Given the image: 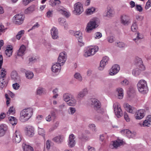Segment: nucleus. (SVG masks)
<instances>
[{
    "label": "nucleus",
    "instance_id": "1",
    "mask_svg": "<svg viewBox=\"0 0 151 151\" xmlns=\"http://www.w3.org/2000/svg\"><path fill=\"white\" fill-rule=\"evenodd\" d=\"M33 109L32 108H29L22 110L20 113L19 119L22 122L27 121L32 116Z\"/></svg>",
    "mask_w": 151,
    "mask_h": 151
},
{
    "label": "nucleus",
    "instance_id": "2",
    "mask_svg": "<svg viewBox=\"0 0 151 151\" xmlns=\"http://www.w3.org/2000/svg\"><path fill=\"white\" fill-rule=\"evenodd\" d=\"M137 88L139 91L141 93L145 94L148 91V88L147 82L142 79L139 80L137 84Z\"/></svg>",
    "mask_w": 151,
    "mask_h": 151
},
{
    "label": "nucleus",
    "instance_id": "3",
    "mask_svg": "<svg viewBox=\"0 0 151 151\" xmlns=\"http://www.w3.org/2000/svg\"><path fill=\"white\" fill-rule=\"evenodd\" d=\"M98 22V19L97 18H94L91 19L87 24L86 29V32L90 33L93 29L97 28L98 26L97 24Z\"/></svg>",
    "mask_w": 151,
    "mask_h": 151
},
{
    "label": "nucleus",
    "instance_id": "4",
    "mask_svg": "<svg viewBox=\"0 0 151 151\" xmlns=\"http://www.w3.org/2000/svg\"><path fill=\"white\" fill-rule=\"evenodd\" d=\"M136 65L137 67H139V68H137L134 69L132 71V74L135 76H138L139 75L141 70H144L145 69V67L143 64L142 61L141 59H139L138 60L137 62L136 63Z\"/></svg>",
    "mask_w": 151,
    "mask_h": 151
},
{
    "label": "nucleus",
    "instance_id": "5",
    "mask_svg": "<svg viewBox=\"0 0 151 151\" xmlns=\"http://www.w3.org/2000/svg\"><path fill=\"white\" fill-rule=\"evenodd\" d=\"M99 47L96 46H91L87 48L85 51L84 56L85 57H87L94 55L98 51Z\"/></svg>",
    "mask_w": 151,
    "mask_h": 151
},
{
    "label": "nucleus",
    "instance_id": "6",
    "mask_svg": "<svg viewBox=\"0 0 151 151\" xmlns=\"http://www.w3.org/2000/svg\"><path fill=\"white\" fill-rule=\"evenodd\" d=\"M90 104L91 107L95 110L99 112V110L101 109V104L100 101L97 99L93 98L90 100Z\"/></svg>",
    "mask_w": 151,
    "mask_h": 151
},
{
    "label": "nucleus",
    "instance_id": "7",
    "mask_svg": "<svg viewBox=\"0 0 151 151\" xmlns=\"http://www.w3.org/2000/svg\"><path fill=\"white\" fill-rule=\"evenodd\" d=\"M74 10L73 12L76 15H80L83 11V6L80 2L75 3L74 5Z\"/></svg>",
    "mask_w": 151,
    "mask_h": 151
},
{
    "label": "nucleus",
    "instance_id": "8",
    "mask_svg": "<svg viewBox=\"0 0 151 151\" xmlns=\"http://www.w3.org/2000/svg\"><path fill=\"white\" fill-rule=\"evenodd\" d=\"M113 108L115 114L117 117L119 118L122 116V109L118 103L114 104Z\"/></svg>",
    "mask_w": 151,
    "mask_h": 151
},
{
    "label": "nucleus",
    "instance_id": "9",
    "mask_svg": "<svg viewBox=\"0 0 151 151\" xmlns=\"http://www.w3.org/2000/svg\"><path fill=\"white\" fill-rule=\"evenodd\" d=\"M67 55L66 53L63 51L60 54L58 59V62L61 65H63L67 60Z\"/></svg>",
    "mask_w": 151,
    "mask_h": 151
},
{
    "label": "nucleus",
    "instance_id": "10",
    "mask_svg": "<svg viewBox=\"0 0 151 151\" xmlns=\"http://www.w3.org/2000/svg\"><path fill=\"white\" fill-rule=\"evenodd\" d=\"M22 135L19 131L16 130L13 134V140L16 143H19L20 142L22 139Z\"/></svg>",
    "mask_w": 151,
    "mask_h": 151
},
{
    "label": "nucleus",
    "instance_id": "11",
    "mask_svg": "<svg viewBox=\"0 0 151 151\" xmlns=\"http://www.w3.org/2000/svg\"><path fill=\"white\" fill-rule=\"evenodd\" d=\"M14 17V22L15 24H20L22 23L25 18L24 16L21 14H17Z\"/></svg>",
    "mask_w": 151,
    "mask_h": 151
},
{
    "label": "nucleus",
    "instance_id": "12",
    "mask_svg": "<svg viewBox=\"0 0 151 151\" xmlns=\"http://www.w3.org/2000/svg\"><path fill=\"white\" fill-rule=\"evenodd\" d=\"M121 22L124 25H128L131 23L129 17L125 15H122L121 17Z\"/></svg>",
    "mask_w": 151,
    "mask_h": 151
},
{
    "label": "nucleus",
    "instance_id": "13",
    "mask_svg": "<svg viewBox=\"0 0 151 151\" xmlns=\"http://www.w3.org/2000/svg\"><path fill=\"white\" fill-rule=\"evenodd\" d=\"M145 111L143 109L138 110L135 113V119H140L143 118L145 115Z\"/></svg>",
    "mask_w": 151,
    "mask_h": 151
},
{
    "label": "nucleus",
    "instance_id": "14",
    "mask_svg": "<svg viewBox=\"0 0 151 151\" xmlns=\"http://www.w3.org/2000/svg\"><path fill=\"white\" fill-rule=\"evenodd\" d=\"M11 79L16 82H19L20 81V78L18 75L17 72L15 70H13L11 74Z\"/></svg>",
    "mask_w": 151,
    "mask_h": 151
},
{
    "label": "nucleus",
    "instance_id": "15",
    "mask_svg": "<svg viewBox=\"0 0 151 151\" xmlns=\"http://www.w3.org/2000/svg\"><path fill=\"white\" fill-rule=\"evenodd\" d=\"M119 70V66L117 64L114 65L110 70L109 73L111 76L115 75L118 73Z\"/></svg>",
    "mask_w": 151,
    "mask_h": 151
},
{
    "label": "nucleus",
    "instance_id": "16",
    "mask_svg": "<svg viewBox=\"0 0 151 151\" xmlns=\"http://www.w3.org/2000/svg\"><path fill=\"white\" fill-rule=\"evenodd\" d=\"M114 11L110 7H107L106 10L104 12L103 16L104 17L110 18L112 17Z\"/></svg>",
    "mask_w": 151,
    "mask_h": 151
},
{
    "label": "nucleus",
    "instance_id": "17",
    "mask_svg": "<svg viewBox=\"0 0 151 151\" xmlns=\"http://www.w3.org/2000/svg\"><path fill=\"white\" fill-rule=\"evenodd\" d=\"M122 133H125L127 134V136L129 138H133L135 137L136 133L134 132H132L128 129H124L121 131Z\"/></svg>",
    "mask_w": 151,
    "mask_h": 151
},
{
    "label": "nucleus",
    "instance_id": "18",
    "mask_svg": "<svg viewBox=\"0 0 151 151\" xmlns=\"http://www.w3.org/2000/svg\"><path fill=\"white\" fill-rule=\"evenodd\" d=\"M50 31L52 39L54 40L58 39V32L57 28L53 27Z\"/></svg>",
    "mask_w": 151,
    "mask_h": 151
},
{
    "label": "nucleus",
    "instance_id": "19",
    "mask_svg": "<svg viewBox=\"0 0 151 151\" xmlns=\"http://www.w3.org/2000/svg\"><path fill=\"white\" fill-rule=\"evenodd\" d=\"M75 137L73 134H71L69 136V140L68 142V145L70 147L72 148L74 146L76 142L74 140Z\"/></svg>",
    "mask_w": 151,
    "mask_h": 151
},
{
    "label": "nucleus",
    "instance_id": "20",
    "mask_svg": "<svg viewBox=\"0 0 151 151\" xmlns=\"http://www.w3.org/2000/svg\"><path fill=\"white\" fill-rule=\"evenodd\" d=\"M61 64L56 63L54 64L51 68L52 71L54 73L59 72L61 69Z\"/></svg>",
    "mask_w": 151,
    "mask_h": 151
},
{
    "label": "nucleus",
    "instance_id": "21",
    "mask_svg": "<svg viewBox=\"0 0 151 151\" xmlns=\"http://www.w3.org/2000/svg\"><path fill=\"white\" fill-rule=\"evenodd\" d=\"M88 93V90L86 88H85L78 93L76 98L77 99H82Z\"/></svg>",
    "mask_w": 151,
    "mask_h": 151
},
{
    "label": "nucleus",
    "instance_id": "22",
    "mask_svg": "<svg viewBox=\"0 0 151 151\" xmlns=\"http://www.w3.org/2000/svg\"><path fill=\"white\" fill-rule=\"evenodd\" d=\"M151 125V115H149L147 116L146 119L145 120L142 124V126L143 127H149Z\"/></svg>",
    "mask_w": 151,
    "mask_h": 151
},
{
    "label": "nucleus",
    "instance_id": "23",
    "mask_svg": "<svg viewBox=\"0 0 151 151\" xmlns=\"http://www.w3.org/2000/svg\"><path fill=\"white\" fill-rule=\"evenodd\" d=\"M7 128V126L5 124L0 125V137L3 136L5 134Z\"/></svg>",
    "mask_w": 151,
    "mask_h": 151
},
{
    "label": "nucleus",
    "instance_id": "24",
    "mask_svg": "<svg viewBox=\"0 0 151 151\" xmlns=\"http://www.w3.org/2000/svg\"><path fill=\"white\" fill-rule=\"evenodd\" d=\"M8 83V81L6 77H0V86L3 88L6 86Z\"/></svg>",
    "mask_w": 151,
    "mask_h": 151
},
{
    "label": "nucleus",
    "instance_id": "25",
    "mask_svg": "<svg viewBox=\"0 0 151 151\" xmlns=\"http://www.w3.org/2000/svg\"><path fill=\"white\" fill-rule=\"evenodd\" d=\"M71 96L72 97L68 101L67 103L69 106H74L76 104L77 101L73 95Z\"/></svg>",
    "mask_w": 151,
    "mask_h": 151
},
{
    "label": "nucleus",
    "instance_id": "26",
    "mask_svg": "<svg viewBox=\"0 0 151 151\" xmlns=\"http://www.w3.org/2000/svg\"><path fill=\"white\" fill-rule=\"evenodd\" d=\"M74 35L77 38L78 41L81 43L82 42V33L80 31H76L74 33Z\"/></svg>",
    "mask_w": 151,
    "mask_h": 151
},
{
    "label": "nucleus",
    "instance_id": "27",
    "mask_svg": "<svg viewBox=\"0 0 151 151\" xmlns=\"http://www.w3.org/2000/svg\"><path fill=\"white\" fill-rule=\"evenodd\" d=\"M64 137L62 135H59L54 138L52 140L58 144H60L63 141Z\"/></svg>",
    "mask_w": 151,
    "mask_h": 151
},
{
    "label": "nucleus",
    "instance_id": "28",
    "mask_svg": "<svg viewBox=\"0 0 151 151\" xmlns=\"http://www.w3.org/2000/svg\"><path fill=\"white\" fill-rule=\"evenodd\" d=\"M116 91L117 92L118 98L119 99H122L124 96L123 89L122 88H119L116 89Z\"/></svg>",
    "mask_w": 151,
    "mask_h": 151
},
{
    "label": "nucleus",
    "instance_id": "29",
    "mask_svg": "<svg viewBox=\"0 0 151 151\" xmlns=\"http://www.w3.org/2000/svg\"><path fill=\"white\" fill-rule=\"evenodd\" d=\"M26 47L24 45H22L18 50L17 55L19 56H23L24 54Z\"/></svg>",
    "mask_w": 151,
    "mask_h": 151
},
{
    "label": "nucleus",
    "instance_id": "30",
    "mask_svg": "<svg viewBox=\"0 0 151 151\" xmlns=\"http://www.w3.org/2000/svg\"><path fill=\"white\" fill-rule=\"evenodd\" d=\"M124 106L129 112L131 113H134L133 110L134 108L129 105L127 103H124Z\"/></svg>",
    "mask_w": 151,
    "mask_h": 151
},
{
    "label": "nucleus",
    "instance_id": "31",
    "mask_svg": "<svg viewBox=\"0 0 151 151\" xmlns=\"http://www.w3.org/2000/svg\"><path fill=\"white\" fill-rule=\"evenodd\" d=\"M12 49L13 48L11 45H9L7 47L5 51V53L8 57H10L12 55L13 52Z\"/></svg>",
    "mask_w": 151,
    "mask_h": 151
},
{
    "label": "nucleus",
    "instance_id": "32",
    "mask_svg": "<svg viewBox=\"0 0 151 151\" xmlns=\"http://www.w3.org/2000/svg\"><path fill=\"white\" fill-rule=\"evenodd\" d=\"M55 118V113L54 111H51L50 114L46 117V119L48 122L50 121L52 119H54Z\"/></svg>",
    "mask_w": 151,
    "mask_h": 151
},
{
    "label": "nucleus",
    "instance_id": "33",
    "mask_svg": "<svg viewBox=\"0 0 151 151\" xmlns=\"http://www.w3.org/2000/svg\"><path fill=\"white\" fill-rule=\"evenodd\" d=\"M22 146L24 151H34L32 147L29 145H26L25 143H23Z\"/></svg>",
    "mask_w": 151,
    "mask_h": 151
},
{
    "label": "nucleus",
    "instance_id": "34",
    "mask_svg": "<svg viewBox=\"0 0 151 151\" xmlns=\"http://www.w3.org/2000/svg\"><path fill=\"white\" fill-rule=\"evenodd\" d=\"M35 5H32L25 10L24 13L26 14L32 13L35 10Z\"/></svg>",
    "mask_w": 151,
    "mask_h": 151
},
{
    "label": "nucleus",
    "instance_id": "35",
    "mask_svg": "<svg viewBox=\"0 0 151 151\" xmlns=\"http://www.w3.org/2000/svg\"><path fill=\"white\" fill-rule=\"evenodd\" d=\"M27 135L29 136H32L34 134V129L32 127H29L27 128Z\"/></svg>",
    "mask_w": 151,
    "mask_h": 151
},
{
    "label": "nucleus",
    "instance_id": "36",
    "mask_svg": "<svg viewBox=\"0 0 151 151\" xmlns=\"http://www.w3.org/2000/svg\"><path fill=\"white\" fill-rule=\"evenodd\" d=\"M9 123L12 125H16L17 123V119L14 116H10L9 118Z\"/></svg>",
    "mask_w": 151,
    "mask_h": 151
},
{
    "label": "nucleus",
    "instance_id": "37",
    "mask_svg": "<svg viewBox=\"0 0 151 151\" xmlns=\"http://www.w3.org/2000/svg\"><path fill=\"white\" fill-rule=\"evenodd\" d=\"M122 143V142L121 141H114L112 142V144L111 145V146L112 145L113 147L112 148V149L114 148H117L118 147L120 146Z\"/></svg>",
    "mask_w": 151,
    "mask_h": 151
},
{
    "label": "nucleus",
    "instance_id": "38",
    "mask_svg": "<svg viewBox=\"0 0 151 151\" xmlns=\"http://www.w3.org/2000/svg\"><path fill=\"white\" fill-rule=\"evenodd\" d=\"M25 76L27 78L31 79L33 78L34 74L31 71H27L25 72Z\"/></svg>",
    "mask_w": 151,
    "mask_h": 151
},
{
    "label": "nucleus",
    "instance_id": "39",
    "mask_svg": "<svg viewBox=\"0 0 151 151\" xmlns=\"http://www.w3.org/2000/svg\"><path fill=\"white\" fill-rule=\"evenodd\" d=\"M49 3L50 5L54 6L60 4V2L59 0H50Z\"/></svg>",
    "mask_w": 151,
    "mask_h": 151
},
{
    "label": "nucleus",
    "instance_id": "40",
    "mask_svg": "<svg viewBox=\"0 0 151 151\" xmlns=\"http://www.w3.org/2000/svg\"><path fill=\"white\" fill-rule=\"evenodd\" d=\"M138 28L137 25V22L134 21L132 24L131 26V29L132 31L133 32H136Z\"/></svg>",
    "mask_w": 151,
    "mask_h": 151
},
{
    "label": "nucleus",
    "instance_id": "41",
    "mask_svg": "<svg viewBox=\"0 0 151 151\" xmlns=\"http://www.w3.org/2000/svg\"><path fill=\"white\" fill-rule=\"evenodd\" d=\"M71 96H73V95L68 93H64L63 96V99L67 102L72 97Z\"/></svg>",
    "mask_w": 151,
    "mask_h": 151
},
{
    "label": "nucleus",
    "instance_id": "42",
    "mask_svg": "<svg viewBox=\"0 0 151 151\" xmlns=\"http://www.w3.org/2000/svg\"><path fill=\"white\" fill-rule=\"evenodd\" d=\"M60 7L61 8L60 10L59 9H58V11L60 12L61 13L65 16L66 17H69L70 15V14L66 11L63 10V7Z\"/></svg>",
    "mask_w": 151,
    "mask_h": 151
},
{
    "label": "nucleus",
    "instance_id": "43",
    "mask_svg": "<svg viewBox=\"0 0 151 151\" xmlns=\"http://www.w3.org/2000/svg\"><path fill=\"white\" fill-rule=\"evenodd\" d=\"M15 113V109L13 106L10 107L7 112V115L9 116L10 114H13Z\"/></svg>",
    "mask_w": 151,
    "mask_h": 151
},
{
    "label": "nucleus",
    "instance_id": "44",
    "mask_svg": "<svg viewBox=\"0 0 151 151\" xmlns=\"http://www.w3.org/2000/svg\"><path fill=\"white\" fill-rule=\"evenodd\" d=\"M74 77L79 81H81L82 78L81 74L79 73H76L74 75Z\"/></svg>",
    "mask_w": 151,
    "mask_h": 151
},
{
    "label": "nucleus",
    "instance_id": "45",
    "mask_svg": "<svg viewBox=\"0 0 151 151\" xmlns=\"http://www.w3.org/2000/svg\"><path fill=\"white\" fill-rule=\"evenodd\" d=\"M24 30H22L18 32L16 36V38L18 40H20L23 35L24 34Z\"/></svg>",
    "mask_w": 151,
    "mask_h": 151
},
{
    "label": "nucleus",
    "instance_id": "46",
    "mask_svg": "<svg viewBox=\"0 0 151 151\" xmlns=\"http://www.w3.org/2000/svg\"><path fill=\"white\" fill-rule=\"evenodd\" d=\"M38 132L39 134L42 136L44 139H45V132L44 129L38 127Z\"/></svg>",
    "mask_w": 151,
    "mask_h": 151
},
{
    "label": "nucleus",
    "instance_id": "47",
    "mask_svg": "<svg viewBox=\"0 0 151 151\" xmlns=\"http://www.w3.org/2000/svg\"><path fill=\"white\" fill-rule=\"evenodd\" d=\"M89 129L92 130V131L96 132L97 131V129L95 125L93 124H90L88 125Z\"/></svg>",
    "mask_w": 151,
    "mask_h": 151
},
{
    "label": "nucleus",
    "instance_id": "48",
    "mask_svg": "<svg viewBox=\"0 0 151 151\" xmlns=\"http://www.w3.org/2000/svg\"><path fill=\"white\" fill-rule=\"evenodd\" d=\"M95 9L93 7H91V8L87 9L86 11V14L88 15L92 14L94 12Z\"/></svg>",
    "mask_w": 151,
    "mask_h": 151
},
{
    "label": "nucleus",
    "instance_id": "49",
    "mask_svg": "<svg viewBox=\"0 0 151 151\" xmlns=\"http://www.w3.org/2000/svg\"><path fill=\"white\" fill-rule=\"evenodd\" d=\"M143 38L140 36V33L139 32H137V35L136 38L133 39V40L134 41L135 43L138 44V41L139 40H141Z\"/></svg>",
    "mask_w": 151,
    "mask_h": 151
},
{
    "label": "nucleus",
    "instance_id": "50",
    "mask_svg": "<svg viewBox=\"0 0 151 151\" xmlns=\"http://www.w3.org/2000/svg\"><path fill=\"white\" fill-rule=\"evenodd\" d=\"M58 91V89L57 88H55L53 90L52 92L54 95L53 96V98L55 99L58 97V94L57 93Z\"/></svg>",
    "mask_w": 151,
    "mask_h": 151
},
{
    "label": "nucleus",
    "instance_id": "51",
    "mask_svg": "<svg viewBox=\"0 0 151 151\" xmlns=\"http://www.w3.org/2000/svg\"><path fill=\"white\" fill-rule=\"evenodd\" d=\"M107 64L105 63L103 61H101L100 63V66L99 67V69L100 70H102L104 69V68Z\"/></svg>",
    "mask_w": 151,
    "mask_h": 151
},
{
    "label": "nucleus",
    "instance_id": "52",
    "mask_svg": "<svg viewBox=\"0 0 151 151\" xmlns=\"http://www.w3.org/2000/svg\"><path fill=\"white\" fill-rule=\"evenodd\" d=\"M43 92V88L41 87H39L37 88L36 93L37 95H41Z\"/></svg>",
    "mask_w": 151,
    "mask_h": 151
},
{
    "label": "nucleus",
    "instance_id": "53",
    "mask_svg": "<svg viewBox=\"0 0 151 151\" xmlns=\"http://www.w3.org/2000/svg\"><path fill=\"white\" fill-rule=\"evenodd\" d=\"M6 71L5 69L4 68H2L1 70V73L0 74V77H6Z\"/></svg>",
    "mask_w": 151,
    "mask_h": 151
},
{
    "label": "nucleus",
    "instance_id": "54",
    "mask_svg": "<svg viewBox=\"0 0 151 151\" xmlns=\"http://www.w3.org/2000/svg\"><path fill=\"white\" fill-rule=\"evenodd\" d=\"M69 113L71 114H73L76 111V109L74 107H70L68 109Z\"/></svg>",
    "mask_w": 151,
    "mask_h": 151
},
{
    "label": "nucleus",
    "instance_id": "55",
    "mask_svg": "<svg viewBox=\"0 0 151 151\" xmlns=\"http://www.w3.org/2000/svg\"><path fill=\"white\" fill-rule=\"evenodd\" d=\"M59 21L60 24L61 25H64V24L66 23V20L65 19L60 18L59 19Z\"/></svg>",
    "mask_w": 151,
    "mask_h": 151
},
{
    "label": "nucleus",
    "instance_id": "56",
    "mask_svg": "<svg viewBox=\"0 0 151 151\" xmlns=\"http://www.w3.org/2000/svg\"><path fill=\"white\" fill-rule=\"evenodd\" d=\"M120 83L123 86H127L129 84V82L127 80L125 79L121 81Z\"/></svg>",
    "mask_w": 151,
    "mask_h": 151
},
{
    "label": "nucleus",
    "instance_id": "57",
    "mask_svg": "<svg viewBox=\"0 0 151 151\" xmlns=\"http://www.w3.org/2000/svg\"><path fill=\"white\" fill-rule=\"evenodd\" d=\"M150 6H151V0H149L146 4L145 7V9H148Z\"/></svg>",
    "mask_w": 151,
    "mask_h": 151
},
{
    "label": "nucleus",
    "instance_id": "58",
    "mask_svg": "<svg viewBox=\"0 0 151 151\" xmlns=\"http://www.w3.org/2000/svg\"><path fill=\"white\" fill-rule=\"evenodd\" d=\"M95 39H99L102 37V34L100 32H97L95 33Z\"/></svg>",
    "mask_w": 151,
    "mask_h": 151
},
{
    "label": "nucleus",
    "instance_id": "59",
    "mask_svg": "<svg viewBox=\"0 0 151 151\" xmlns=\"http://www.w3.org/2000/svg\"><path fill=\"white\" fill-rule=\"evenodd\" d=\"M109 60V58L107 56H105L103 58V59L101 60L103 61V62L107 64L108 63V61Z\"/></svg>",
    "mask_w": 151,
    "mask_h": 151
},
{
    "label": "nucleus",
    "instance_id": "60",
    "mask_svg": "<svg viewBox=\"0 0 151 151\" xmlns=\"http://www.w3.org/2000/svg\"><path fill=\"white\" fill-rule=\"evenodd\" d=\"M107 41L110 43H112L114 41V39L113 36H109L107 38Z\"/></svg>",
    "mask_w": 151,
    "mask_h": 151
},
{
    "label": "nucleus",
    "instance_id": "61",
    "mask_svg": "<svg viewBox=\"0 0 151 151\" xmlns=\"http://www.w3.org/2000/svg\"><path fill=\"white\" fill-rule=\"evenodd\" d=\"M59 122H56L55 123L53 126L52 128L51 129H52V130H53L55 129H56L58 127L59 124Z\"/></svg>",
    "mask_w": 151,
    "mask_h": 151
},
{
    "label": "nucleus",
    "instance_id": "62",
    "mask_svg": "<svg viewBox=\"0 0 151 151\" xmlns=\"http://www.w3.org/2000/svg\"><path fill=\"white\" fill-rule=\"evenodd\" d=\"M124 118L125 120L127 122H129L130 121V119L129 117V116L127 113L125 112L124 113Z\"/></svg>",
    "mask_w": 151,
    "mask_h": 151
},
{
    "label": "nucleus",
    "instance_id": "63",
    "mask_svg": "<svg viewBox=\"0 0 151 151\" xmlns=\"http://www.w3.org/2000/svg\"><path fill=\"white\" fill-rule=\"evenodd\" d=\"M12 86L13 88L15 90L18 89L19 87V84L17 83L13 84Z\"/></svg>",
    "mask_w": 151,
    "mask_h": 151
},
{
    "label": "nucleus",
    "instance_id": "64",
    "mask_svg": "<svg viewBox=\"0 0 151 151\" xmlns=\"http://www.w3.org/2000/svg\"><path fill=\"white\" fill-rule=\"evenodd\" d=\"M118 46L120 48H123L125 47V44L123 42H119L117 43Z\"/></svg>",
    "mask_w": 151,
    "mask_h": 151
}]
</instances>
